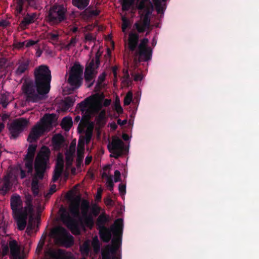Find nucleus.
I'll use <instances>...</instances> for the list:
<instances>
[{"mask_svg":"<svg viewBox=\"0 0 259 259\" xmlns=\"http://www.w3.org/2000/svg\"><path fill=\"white\" fill-rule=\"evenodd\" d=\"M80 199L79 197L72 199L69 205L70 213L76 218H78L81 223L87 227H91L93 225V219L91 214H88L90 207L89 202L82 200L80 204L81 217H79V205Z\"/></svg>","mask_w":259,"mask_h":259,"instance_id":"nucleus-2","label":"nucleus"},{"mask_svg":"<svg viewBox=\"0 0 259 259\" xmlns=\"http://www.w3.org/2000/svg\"><path fill=\"white\" fill-rule=\"evenodd\" d=\"M115 108L118 113H122L123 109L120 105V101L117 97H116L115 102Z\"/></svg>","mask_w":259,"mask_h":259,"instance_id":"nucleus-42","label":"nucleus"},{"mask_svg":"<svg viewBox=\"0 0 259 259\" xmlns=\"http://www.w3.org/2000/svg\"><path fill=\"white\" fill-rule=\"evenodd\" d=\"M23 0H18L16 10L18 13H21L23 10Z\"/></svg>","mask_w":259,"mask_h":259,"instance_id":"nucleus-46","label":"nucleus"},{"mask_svg":"<svg viewBox=\"0 0 259 259\" xmlns=\"http://www.w3.org/2000/svg\"><path fill=\"white\" fill-rule=\"evenodd\" d=\"M122 29L123 32H124L126 29L130 26V20L126 18L125 16L122 17Z\"/></svg>","mask_w":259,"mask_h":259,"instance_id":"nucleus-40","label":"nucleus"},{"mask_svg":"<svg viewBox=\"0 0 259 259\" xmlns=\"http://www.w3.org/2000/svg\"><path fill=\"white\" fill-rule=\"evenodd\" d=\"M92 160V156H87L85 158V164L86 165L89 164L90 163V162H91Z\"/></svg>","mask_w":259,"mask_h":259,"instance_id":"nucleus-60","label":"nucleus"},{"mask_svg":"<svg viewBox=\"0 0 259 259\" xmlns=\"http://www.w3.org/2000/svg\"><path fill=\"white\" fill-rule=\"evenodd\" d=\"M99 11L97 10L92 9L90 8L86 9L82 13L81 15L83 18L91 17L97 16L99 14Z\"/></svg>","mask_w":259,"mask_h":259,"instance_id":"nucleus-32","label":"nucleus"},{"mask_svg":"<svg viewBox=\"0 0 259 259\" xmlns=\"http://www.w3.org/2000/svg\"><path fill=\"white\" fill-rule=\"evenodd\" d=\"M25 166L28 169V172H31L32 171V160L27 161L25 163Z\"/></svg>","mask_w":259,"mask_h":259,"instance_id":"nucleus-49","label":"nucleus"},{"mask_svg":"<svg viewBox=\"0 0 259 259\" xmlns=\"http://www.w3.org/2000/svg\"><path fill=\"white\" fill-rule=\"evenodd\" d=\"M109 221V217L106 215L104 214H102L98 217L97 222V225L98 226V228L100 229L104 228L105 224L106 222Z\"/></svg>","mask_w":259,"mask_h":259,"instance_id":"nucleus-34","label":"nucleus"},{"mask_svg":"<svg viewBox=\"0 0 259 259\" xmlns=\"http://www.w3.org/2000/svg\"><path fill=\"white\" fill-rule=\"evenodd\" d=\"M73 155L65 153V160H73Z\"/></svg>","mask_w":259,"mask_h":259,"instance_id":"nucleus-59","label":"nucleus"},{"mask_svg":"<svg viewBox=\"0 0 259 259\" xmlns=\"http://www.w3.org/2000/svg\"><path fill=\"white\" fill-rule=\"evenodd\" d=\"M135 0H123L122 4V9L123 11L129 10L131 6L134 4Z\"/></svg>","mask_w":259,"mask_h":259,"instance_id":"nucleus-39","label":"nucleus"},{"mask_svg":"<svg viewBox=\"0 0 259 259\" xmlns=\"http://www.w3.org/2000/svg\"><path fill=\"white\" fill-rule=\"evenodd\" d=\"M107 187H108L111 191H113L114 187V184L112 181V177H108L106 179V183Z\"/></svg>","mask_w":259,"mask_h":259,"instance_id":"nucleus-43","label":"nucleus"},{"mask_svg":"<svg viewBox=\"0 0 259 259\" xmlns=\"http://www.w3.org/2000/svg\"><path fill=\"white\" fill-rule=\"evenodd\" d=\"M65 251L61 249H48L45 252V256L47 259H61Z\"/></svg>","mask_w":259,"mask_h":259,"instance_id":"nucleus-21","label":"nucleus"},{"mask_svg":"<svg viewBox=\"0 0 259 259\" xmlns=\"http://www.w3.org/2000/svg\"><path fill=\"white\" fill-rule=\"evenodd\" d=\"M50 150L47 147H42L35 158L34 168L35 175L31 184V189L34 196L38 194V185L37 179L44 178V172L49 162Z\"/></svg>","mask_w":259,"mask_h":259,"instance_id":"nucleus-1","label":"nucleus"},{"mask_svg":"<svg viewBox=\"0 0 259 259\" xmlns=\"http://www.w3.org/2000/svg\"><path fill=\"white\" fill-rule=\"evenodd\" d=\"M29 62L28 61L19 63L15 73L17 75H21L24 73L28 69Z\"/></svg>","mask_w":259,"mask_h":259,"instance_id":"nucleus-28","label":"nucleus"},{"mask_svg":"<svg viewBox=\"0 0 259 259\" xmlns=\"http://www.w3.org/2000/svg\"><path fill=\"white\" fill-rule=\"evenodd\" d=\"M99 230L100 237L102 240L105 242H109L111 238V232H113L111 228H110V230L106 227H104L99 229ZM112 233L113 234V233Z\"/></svg>","mask_w":259,"mask_h":259,"instance_id":"nucleus-26","label":"nucleus"},{"mask_svg":"<svg viewBox=\"0 0 259 259\" xmlns=\"http://www.w3.org/2000/svg\"><path fill=\"white\" fill-rule=\"evenodd\" d=\"M148 41V39L146 38L141 40L138 46V49L135 53V56H139L138 60L136 58H134V61L136 64L140 61H147L151 59L152 51L150 47H147Z\"/></svg>","mask_w":259,"mask_h":259,"instance_id":"nucleus-10","label":"nucleus"},{"mask_svg":"<svg viewBox=\"0 0 259 259\" xmlns=\"http://www.w3.org/2000/svg\"><path fill=\"white\" fill-rule=\"evenodd\" d=\"M101 55L102 53L98 50L96 53L95 58L93 59L86 67L84 71V79L86 81L90 82L95 77L97 73L96 69L99 66L100 63V58Z\"/></svg>","mask_w":259,"mask_h":259,"instance_id":"nucleus-13","label":"nucleus"},{"mask_svg":"<svg viewBox=\"0 0 259 259\" xmlns=\"http://www.w3.org/2000/svg\"><path fill=\"white\" fill-rule=\"evenodd\" d=\"M52 235L56 243L65 247H69L73 244V237L67 230L62 227H57L51 230Z\"/></svg>","mask_w":259,"mask_h":259,"instance_id":"nucleus-8","label":"nucleus"},{"mask_svg":"<svg viewBox=\"0 0 259 259\" xmlns=\"http://www.w3.org/2000/svg\"><path fill=\"white\" fill-rule=\"evenodd\" d=\"M153 4L155 6L156 9L158 11H159L161 6L160 0H152Z\"/></svg>","mask_w":259,"mask_h":259,"instance_id":"nucleus-53","label":"nucleus"},{"mask_svg":"<svg viewBox=\"0 0 259 259\" xmlns=\"http://www.w3.org/2000/svg\"><path fill=\"white\" fill-rule=\"evenodd\" d=\"M119 191L121 195H123L125 193V185L123 184H120L119 185Z\"/></svg>","mask_w":259,"mask_h":259,"instance_id":"nucleus-51","label":"nucleus"},{"mask_svg":"<svg viewBox=\"0 0 259 259\" xmlns=\"http://www.w3.org/2000/svg\"><path fill=\"white\" fill-rule=\"evenodd\" d=\"M109 151L112 153L111 157L118 158L122 153L123 149V142L118 138H113L112 142L108 145Z\"/></svg>","mask_w":259,"mask_h":259,"instance_id":"nucleus-16","label":"nucleus"},{"mask_svg":"<svg viewBox=\"0 0 259 259\" xmlns=\"http://www.w3.org/2000/svg\"><path fill=\"white\" fill-rule=\"evenodd\" d=\"M126 120H121L120 119H118L117 120V123L120 125H123L126 123Z\"/></svg>","mask_w":259,"mask_h":259,"instance_id":"nucleus-62","label":"nucleus"},{"mask_svg":"<svg viewBox=\"0 0 259 259\" xmlns=\"http://www.w3.org/2000/svg\"><path fill=\"white\" fill-rule=\"evenodd\" d=\"M9 251V247L7 245L4 246L3 249V253L4 255L6 254Z\"/></svg>","mask_w":259,"mask_h":259,"instance_id":"nucleus-63","label":"nucleus"},{"mask_svg":"<svg viewBox=\"0 0 259 259\" xmlns=\"http://www.w3.org/2000/svg\"><path fill=\"white\" fill-rule=\"evenodd\" d=\"M75 151V144L72 142L70 144L69 149L66 151V153L70 154L71 155L74 154Z\"/></svg>","mask_w":259,"mask_h":259,"instance_id":"nucleus-45","label":"nucleus"},{"mask_svg":"<svg viewBox=\"0 0 259 259\" xmlns=\"http://www.w3.org/2000/svg\"><path fill=\"white\" fill-rule=\"evenodd\" d=\"M134 27L139 33L146 31V35H147L152 29L149 15L141 13L140 20L134 24Z\"/></svg>","mask_w":259,"mask_h":259,"instance_id":"nucleus-15","label":"nucleus"},{"mask_svg":"<svg viewBox=\"0 0 259 259\" xmlns=\"http://www.w3.org/2000/svg\"><path fill=\"white\" fill-rule=\"evenodd\" d=\"M78 40L76 37H72L68 44H63L62 48L66 50H69L71 48L74 47L77 42Z\"/></svg>","mask_w":259,"mask_h":259,"instance_id":"nucleus-37","label":"nucleus"},{"mask_svg":"<svg viewBox=\"0 0 259 259\" xmlns=\"http://www.w3.org/2000/svg\"><path fill=\"white\" fill-rule=\"evenodd\" d=\"M111 103V100L105 99L103 105L104 106L107 107V106H108L109 105H110Z\"/></svg>","mask_w":259,"mask_h":259,"instance_id":"nucleus-61","label":"nucleus"},{"mask_svg":"<svg viewBox=\"0 0 259 259\" xmlns=\"http://www.w3.org/2000/svg\"><path fill=\"white\" fill-rule=\"evenodd\" d=\"M23 94L26 96L28 101L33 102H37L44 98V96L49 92H47L42 87L36 84L33 80L26 79L22 86Z\"/></svg>","mask_w":259,"mask_h":259,"instance_id":"nucleus-5","label":"nucleus"},{"mask_svg":"<svg viewBox=\"0 0 259 259\" xmlns=\"http://www.w3.org/2000/svg\"><path fill=\"white\" fill-rule=\"evenodd\" d=\"M56 185H53L50 189V194H52L53 193L55 192L56 191Z\"/></svg>","mask_w":259,"mask_h":259,"instance_id":"nucleus-64","label":"nucleus"},{"mask_svg":"<svg viewBox=\"0 0 259 259\" xmlns=\"http://www.w3.org/2000/svg\"><path fill=\"white\" fill-rule=\"evenodd\" d=\"M37 145L36 144H30L27 150V153L26 155V158L29 160H32L35 152L36 151Z\"/></svg>","mask_w":259,"mask_h":259,"instance_id":"nucleus-35","label":"nucleus"},{"mask_svg":"<svg viewBox=\"0 0 259 259\" xmlns=\"http://www.w3.org/2000/svg\"><path fill=\"white\" fill-rule=\"evenodd\" d=\"M10 253L13 259H25L23 255H21V249L16 240H12L9 242Z\"/></svg>","mask_w":259,"mask_h":259,"instance_id":"nucleus-18","label":"nucleus"},{"mask_svg":"<svg viewBox=\"0 0 259 259\" xmlns=\"http://www.w3.org/2000/svg\"><path fill=\"white\" fill-rule=\"evenodd\" d=\"M84 143L82 141L79 140L77 145V159H76V165L77 166H80L83 158L84 153Z\"/></svg>","mask_w":259,"mask_h":259,"instance_id":"nucleus-25","label":"nucleus"},{"mask_svg":"<svg viewBox=\"0 0 259 259\" xmlns=\"http://www.w3.org/2000/svg\"><path fill=\"white\" fill-rule=\"evenodd\" d=\"M102 190L101 188L98 189L97 193L96 196V200H100L101 199Z\"/></svg>","mask_w":259,"mask_h":259,"instance_id":"nucleus-57","label":"nucleus"},{"mask_svg":"<svg viewBox=\"0 0 259 259\" xmlns=\"http://www.w3.org/2000/svg\"><path fill=\"white\" fill-rule=\"evenodd\" d=\"M105 96L103 93H97L87 98L80 104L81 110L88 115L98 112L102 108Z\"/></svg>","mask_w":259,"mask_h":259,"instance_id":"nucleus-6","label":"nucleus"},{"mask_svg":"<svg viewBox=\"0 0 259 259\" xmlns=\"http://www.w3.org/2000/svg\"><path fill=\"white\" fill-rule=\"evenodd\" d=\"M92 245L94 248V250L96 252H97L100 248V246L98 245V242L95 241V239H94L93 242H92Z\"/></svg>","mask_w":259,"mask_h":259,"instance_id":"nucleus-56","label":"nucleus"},{"mask_svg":"<svg viewBox=\"0 0 259 259\" xmlns=\"http://www.w3.org/2000/svg\"><path fill=\"white\" fill-rule=\"evenodd\" d=\"M83 68L79 64H74L70 69L68 82L73 89L78 88L82 82Z\"/></svg>","mask_w":259,"mask_h":259,"instance_id":"nucleus-11","label":"nucleus"},{"mask_svg":"<svg viewBox=\"0 0 259 259\" xmlns=\"http://www.w3.org/2000/svg\"><path fill=\"white\" fill-rule=\"evenodd\" d=\"M28 214H30V217L27 230L30 231L32 230L34 227L33 225V219L31 212H28V211L24 210L20 213L14 214V218L17 222L18 228L20 230H23L25 229L26 225V220Z\"/></svg>","mask_w":259,"mask_h":259,"instance_id":"nucleus-14","label":"nucleus"},{"mask_svg":"<svg viewBox=\"0 0 259 259\" xmlns=\"http://www.w3.org/2000/svg\"><path fill=\"white\" fill-rule=\"evenodd\" d=\"M61 125L65 131H68L72 125V120L70 117H65L63 118Z\"/></svg>","mask_w":259,"mask_h":259,"instance_id":"nucleus-31","label":"nucleus"},{"mask_svg":"<svg viewBox=\"0 0 259 259\" xmlns=\"http://www.w3.org/2000/svg\"><path fill=\"white\" fill-rule=\"evenodd\" d=\"M52 142L55 149H59L63 144L64 138L60 134L56 135L53 137Z\"/></svg>","mask_w":259,"mask_h":259,"instance_id":"nucleus-27","label":"nucleus"},{"mask_svg":"<svg viewBox=\"0 0 259 259\" xmlns=\"http://www.w3.org/2000/svg\"><path fill=\"white\" fill-rule=\"evenodd\" d=\"M123 221L121 219L116 220L111 229L113 233L112 246H107L102 252V259H111L114 256L119 247L121 235L122 230Z\"/></svg>","mask_w":259,"mask_h":259,"instance_id":"nucleus-4","label":"nucleus"},{"mask_svg":"<svg viewBox=\"0 0 259 259\" xmlns=\"http://www.w3.org/2000/svg\"><path fill=\"white\" fill-rule=\"evenodd\" d=\"M64 165V161L61 156H58L57 162L54 171V175L52 178V181L55 182L61 175Z\"/></svg>","mask_w":259,"mask_h":259,"instance_id":"nucleus-20","label":"nucleus"},{"mask_svg":"<svg viewBox=\"0 0 259 259\" xmlns=\"http://www.w3.org/2000/svg\"><path fill=\"white\" fill-rule=\"evenodd\" d=\"M132 98H133V94L132 92H128L125 97H124V105H128L132 100Z\"/></svg>","mask_w":259,"mask_h":259,"instance_id":"nucleus-41","label":"nucleus"},{"mask_svg":"<svg viewBox=\"0 0 259 259\" xmlns=\"http://www.w3.org/2000/svg\"><path fill=\"white\" fill-rule=\"evenodd\" d=\"M57 124V117L55 114H46L41 121L32 128L27 141L30 143L36 141L44 133L50 131L53 126Z\"/></svg>","mask_w":259,"mask_h":259,"instance_id":"nucleus-3","label":"nucleus"},{"mask_svg":"<svg viewBox=\"0 0 259 259\" xmlns=\"http://www.w3.org/2000/svg\"><path fill=\"white\" fill-rule=\"evenodd\" d=\"M9 25V23L8 21L6 20H3L0 21V26H2L4 27H7Z\"/></svg>","mask_w":259,"mask_h":259,"instance_id":"nucleus-58","label":"nucleus"},{"mask_svg":"<svg viewBox=\"0 0 259 259\" xmlns=\"http://www.w3.org/2000/svg\"><path fill=\"white\" fill-rule=\"evenodd\" d=\"M28 120L24 118H19L8 124V128L11 136L15 139L28 127Z\"/></svg>","mask_w":259,"mask_h":259,"instance_id":"nucleus-12","label":"nucleus"},{"mask_svg":"<svg viewBox=\"0 0 259 259\" xmlns=\"http://www.w3.org/2000/svg\"><path fill=\"white\" fill-rule=\"evenodd\" d=\"M61 219L64 224L70 230L74 235H78L80 233V230L76 223L73 221L66 213H63L61 214Z\"/></svg>","mask_w":259,"mask_h":259,"instance_id":"nucleus-17","label":"nucleus"},{"mask_svg":"<svg viewBox=\"0 0 259 259\" xmlns=\"http://www.w3.org/2000/svg\"><path fill=\"white\" fill-rule=\"evenodd\" d=\"M138 9L141 11L143 10L142 13L144 15H150L153 10V6L150 0H141L138 6Z\"/></svg>","mask_w":259,"mask_h":259,"instance_id":"nucleus-22","label":"nucleus"},{"mask_svg":"<svg viewBox=\"0 0 259 259\" xmlns=\"http://www.w3.org/2000/svg\"><path fill=\"white\" fill-rule=\"evenodd\" d=\"M61 259H74V258L71 253L65 251Z\"/></svg>","mask_w":259,"mask_h":259,"instance_id":"nucleus-50","label":"nucleus"},{"mask_svg":"<svg viewBox=\"0 0 259 259\" xmlns=\"http://www.w3.org/2000/svg\"><path fill=\"white\" fill-rule=\"evenodd\" d=\"M130 75L129 74H124L123 77L122 83L124 84L127 85L130 82Z\"/></svg>","mask_w":259,"mask_h":259,"instance_id":"nucleus-52","label":"nucleus"},{"mask_svg":"<svg viewBox=\"0 0 259 259\" xmlns=\"http://www.w3.org/2000/svg\"><path fill=\"white\" fill-rule=\"evenodd\" d=\"M120 172L119 170H116L114 172V182H117L121 181Z\"/></svg>","mask_w":259,"mask_h":259,"instance_id":"nucleus-48","label":"nucleus"},{"mask_svg":"<svg viewBox=\"0 0 259 259\" xmlns=\"http://www.w3.org/2000/svg\"><path fill=\"white\" fill-rule=\"evenodd\" d=\"M34 75L35 84L42 87L47 92H49L52 78L51 71L49 68L46 65H41L35 68Z\"/></svg>","mask_w":259,"mask_h":259,"instance_id":"nucleus-7","label":"nucleus"},{"mask_svg":"<svg viewBox=\"0 0 259 259\" xmlns=\"http://www.w3.org/2000/svg\"><path fill=\"white\" fill-rule=\"evenodd\" d=\"M59 35L58 33H49L48 38L52 41L56 42L58 40Z\"/></svg>","mask_w":259,"mask_h":259,"instance_id":"nucleus-44","label":"nucleus"},{"mask_svg":"<svg viewBox=\"0 0 259 259\" xmlns=\"http://www.w3.org/2000/svg\"><path fill=\"white\" fill-rule=\"evenodd\" d=\"M100 212V209L96 205H94L92 207V213L94 216H97Z\"/></svg>","mask_w":259,"mask_h":259,"instance_id":"nucleus-47","label":"nucleus"},{"mask_svg":"<svg viewBox=\"0 0 259 259\" xmlns=\"http://www.w3.org/2000/svg\"><path fill=\"white\" fill-rule=\"evenodd\" d=\"M67 10L62 5H54L51 7L47 17V21L51 25H57L66 19Z\"/></svg>","mask_w":259,"mask_h":259,"instance_id":"nucleus-9","label":"nucleus"},{"mask_svg":"<svg viewBox=\"0 0 259 259\" xmlns=\"http://www.w3.org/2000/svg\"><path fill=\"white\" fill-rule=\"evenodd\" d=\"M11 205L13 214L20 213L24 211V209H22V201L19 196H13L11 198Z\"/></svg>","mask_w":259,"mask_h":259,"instance_id":"nucleus-19","label":"nucleus"},{"mask_svg":"<svg viewBox=\"0 0 259 259\" xmlns=\"http://www.w3.org/2000/svg\"><path fill=\"white\" fill-rule=\"evenodd\" d=\"M90 250V242L88 241H85L82 245L80 246V250L83 255H87L88 254Z\"/></svg>","mask_w":259,"mask_h":259,"instance_id":"nucleus-38","label":"nucleus"},{"mask_svg":"<svg viewBox=\"0 0 259 259\" xmlns=\"http://www.w3.org/2000/svg\"><path fill=\"white\" fill-rule=\"evenodd\" d=\"M139 40V35L136 33L131 32L128 34V47L131 51L135 50Z\"/></svg>","mask_w":259,"mask_h":259,"instance_id":"nucleus-24","label":"nucleus"},{"mask_svg":"<svg viewBox=\"0 0 259 259\" xmlns=\"http://www.w3.org/2000/svg\"><path fill=\"white\" fill-rule=\"evenodd\" d=\"M0 188L4 192H7L10 188V183L8 176H6L4 178L2 183L0 184Z\"/></svg>","mask_w":259,"mask_h":259,"instance_id":"nucleus-36","label":"nucleus"},{"mask_svg":"<svg viewBox=\"0 0 259 259\" xmlns=\"http://www.w3.org/2000/svg\"><path fill=\"white\" fill-rule=\"evenodd\" d=\"M36 19L37 16L35 13L27 14L20 23V27L22 29H25L28 25L34 23Z\"/></svg>","mask_w":259,"mask_h":259,"instance_id":"nucleus-23","label":"nucleus"},{"mask_svg":"<svg viewBox=\"0 0 259 259\" xmlns=\"http://www.w3.org/2000/svg\"><path fill=\"white\" fill-rule=\"evenodd\" d=\"M32 198L31 195L27 193L25 194V204L26 206L24 208V210L28 212L32 213L33 208L32 204Z\"/></svg>","mask_w":259,"mask_h":259,"instance_id":"nucleus-29","label":"nucleus"},{"mask_svg":"<svg viewBox=\"0 0 259 259\" xmlns=\"http://www.w3.org/2000/svg\"><path fill=\"white\" fill-rule=\"evenodd\" d=\"M87 129L85 133V140L86 144H88L92 138V133L94 128V124L93 123H90L85 124Z\"/></svg>","mask_w":259,"mask_h":259,"instance_id":"nucleus-30","label":"nucleus"},{"mask_svg":"<svg viewBox=\"0 0 259 259\" xmlns=\"http://www.w3.org/2000/svg\"><path fill=\"white\" fill-rule=\"evenodd\" d=\"M90 0H72L73 5L79 9H83L89 4Z\"/></svg>","mask_w":259,"mask_h":259,"instance_id":"nucleus-33","label":"nucleus"},{"mask_svg":"<svg viewBox=\"0 0 259 259\" xmlns=\"http://www.w3.org/2000/svg\"><path fill=\"white\" fill-rule=\"evenodd\" d=\"M86 41H91L95 39V37L92 34L88 33L85 36Z\"/></svg>","mask_w":259,"mask_h":259,"instance_id":"nucleus-55","label":"nucleus"},{"mask_svg":"<svg viewBox=\"0 0 259 259\" xmlns=\"http://www.w3.org/2000/svg\"><path fill=\"white\" fill-rule=\"evenodd\" d=\"M37 41L32 40H29L28 41H26L25 42H23V45H24L25 44V46L26 47H29L30 46H33L35 45Z\"/></svg>","mask_w":259,"mask_h":259,"instance_id":"nucleus-54","label":"nucleus"}]
</instances>
